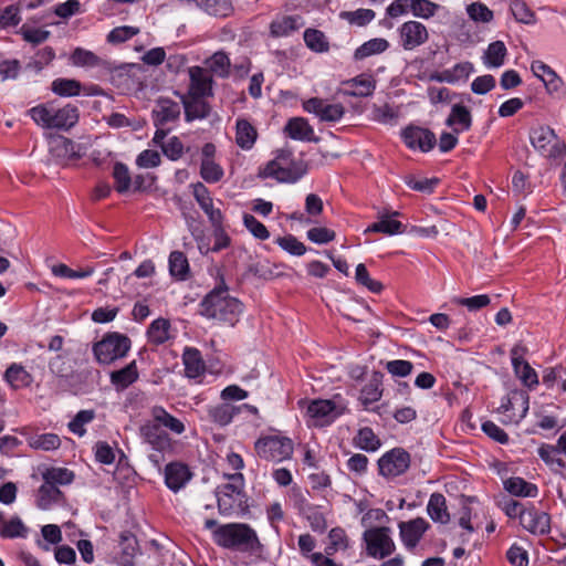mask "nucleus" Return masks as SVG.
<instances>
[{
    "mask_svg": "<svg viewBox=\"0 0 566 566\" xmlns=\"http://www.w3.org/2000/svg\"><path fill=\"white\" fill-rule=\"evenodd\" d=\"M242 313V303L226 286L213 289L200 303L202 316L230 326L239 322Z\"/></svg>",
    "mask_w": 566,
    "mask_h": 566,
    "instance_id": "f257e3e1",
    "label": "nucleus"
},
{
    "mask_svg": "<svg viewBox=\"0 0 566 566\" xmlns=\"http://www.w3.org/2000/svg\"><path fill=\"white\" fill-rule=\"evenodd\" d=\"M28 115L41 128L66 132L77 124L80 111L71 103L60 105L50 101L31 107Z\"/></svg>",
    "mask_w": 566,
    "mask_h": 566,
    "instance_id": "f03ea898",
    "label": "nucleus"
},
{
    "mask_svg": "<svg viewBox=\"0 0 566 566\" xmlns=\"http://www.w3.org/2000/svg\"><path fill=\"white\" fill-rule=\"evenodd\" d=\"M213 542L224 548L237 551H254L259 541L256 534L245 524L231 523L218 526L212 531Z\"/></svg>",
    "mask_w": 566,
    "mask_h": 566,
    "instance_id": "7ed1b4c3",
    "label": "nucleus"
},
{
    "mask_svg": "<svg viewBox=\"0 0 566 566\" xmlns=\"http://www.w3.org/2000/svg\"><path fill=\"white\" fill-rule=\"evenodd\" d=\"M140 437L153 451L148 458L156 468H160L164 454L172 450L169 434L151 418L140 427Z\"/></svg>",
    "mask_w": 566,
    "mask_h": 566,
    "instance_id": "20e7f679",
    "label": "nucleus"
},
{
    "mask_svg": "<svg viewBox=\"0 0 566 566\" xmlns=\"http://www.w3.org/2000/svg\"><path fill=\"white\" fill-rule=\"evenodd\" d=\"M254 449L261 459L282 462L293 454V442L284 436L269 434L260 437L254 443Z\"/></svg>",
    "mask_w": 566,
    "mask_h": 566,
    "instance_id": "39448f33",
    "label": "nucleus"
},
{
    "mask_svg": "<svg viewBox=\"0 0 566 566\" xmlns=\"http://www.w3.org/2000/svg\"><path fill=\"white\" fill-rule=\"evenodd\" d=\"M226 476L230 482L218 488L217 500L219 512L229 515L241 507L244 478L240 472Z\"/></svg>",
    "mask_w": 566,
    "mask_h": 566,
    "instance_id": "423d86ee",
    "label": "nucleus"
},
{
    "mask_svg": "<svg viewBox=\"0 0 566 566\" xmlns=\"http://www.w3.org/2000/svg\"><path fill=\"white\" fill-rule=\"evenodd\" d=\"M130 348L128 337L118 333H108L93 346V353L99 364H111L124 357Z\"/></svg>",
    "mask_w": 566,
    "mask_h": 566,
    "instance_id": "0eeeda50",
    "label": "nucleus"
},
{
    "mask_svg": "<svg viewBox=\"0 0 566 566\" xmlns=\"http://www.w3.org/2000/svg\"><path fill=\"white\" fill-rule=\"evenodd\" d=\"M532 146L544 157L557 158L566 153V145L558 138L555 130L547 125H538L530 133Z\"/></svg>",
    "mask_w": 566,
    "mask_h": 566,
    "instance_id": "6e6552de",
    "label": "nucleus"
},
{
    "mask_svg": "<svg viewBox=\"0 0 566 566\" xmlns=\"http://www.w3.org/2000/svg\"><path fill=\"white\" fill-rule=\"evenodd\" d=\"M297 406L313 426L328 424L342 413V409L329 399H301Z\"/></svg>",
    "mask_w": 566,
    "mask_h": 566,
    "instance_id": "1a4fd4ad",
    "label": "nucleus"
},
{
    "mask_svg": "<svg viewBox=\"0 0 566 566\" xmlns=\"http://www.w3.org/2000/svg\"><path fill=\"white\" fill-rule=\"evenodd\" d=\"M363 539L366 544L367 555L374 558L384 559L396 549V544L391 537V530L386 526L366 530Z\"/></svg>",
    "mask_w": 566,
    "mask_h": 566,
    "instance_id": "9d476101",
    "label": "nucleus"
},
{
    "mask_svg": "<svg viewBox=\"0 0 566 566\" xmlns=\"http://www.w3.org/2000/svg\"><path fill=\"white\" fill-rule=\"evenodd\" d=\"M304 171L295 164L290 154L281 153L273 160L266 164L262 170V176L273 178L280 182H295Z\"/></svg>",
    "mask_w": 566,
    "mask_h": 566,
    "instance_id": "9b49d317",
    "label": "nucleus"
},
{
    "mask_svg": "<svg viewBox=\"0 0 566 566\" xmlns=\"http://www.w3.org/2000/svg\"><path fill=\"white\" fill-rule=\"evenodd\" d=\"M528 396L522 391L511 392L499 407L502 415V422L505 424H517L527 413Z\"/></svg>",
    "mask_w": 566,
    "mask_h": 566,
    "instance_id": "f8f14e48",
    "label": "nucleus"
},
{
    "mask_svg": "<svg viewBox=\"0 0 566 566\" xmlns=\"http://www.w3.org/2000/svg\"><path fill=\"white\" fill-rule=\"evenodd\" d=\"M409 467V453L398 448L386 452L378 460L379 473L387 479H394L403 474Z\"/></svg>",
    "mask_w": 566,
    "mask_h": 566,
    "instance_id": "ddd939ff",
    "label": "nucleus"
},
{
    "mask_svg": "<svg viewBox=\"0 0 566 566\" xmlns=\"http://www.w3.org/2000/svg\"><path fill=\"white\" fill-rule=\"evenodd\" d=\"M530 67L534 76L542 81L548 95L558 98L565 96L566 87L564 81L548 64L534 60Z\"/></svg>",
    "mask_w": 566,
    "mask_h": 566,
    "instance_id": "4468645a",
    "label": "nucleus"
},
{
    "mask_svg": "<svg viewBox=\"0 0 566 566\" xmlns=\"http://www.w3.org/2000/svg\"><path fill=\"white\" fill-rule=\"evenodd\" d=\"M303 108L310 114H314L322 122L336 123L345 114V108L340 103H329L326 99L312 97L303 102Z\"/></svg>",
    "mask_w": 566,
    "mask_h": 566,
    "instance_id": "2eb2a0df",
    "label": "nucleus"
},
{
    "mask_svg": "<svg viewBox=\"0 0 566 566\" xmlns=\"http://www.w3.org/2000/svg\"><path fill=\"white\" fill-rule=\"evenodd\" d=\"M401 137L408 148L423 153L431 150L437 143L432 132L418 126H408L402 130Z\"/></svg>",
    "mask_w": 566,
    "mask_h": 566,
    "instance_id": "dca6fc26",
    "label": "nucleus"
},
{
    "mask_svg": "<svg viewBox=\"0 0 566 566\" xmlns=\"http://www.w3.org/2000/svg\"><path fill=\"white\" fill-rule=\"evenodd\" d=\"M521 526L533 535H546L551 531V516L534 506L526 507L521 516Z\"/></svg>",
    "mask_w": 566,
    "mask_h": 566,
    "instance_id": "f3484780",
    "label": "nucleus"
},
{
    "mask_svg": "<svg viewBox=\"0 0 566 566\" xmlns=\"http://www.w3.org/2000/svg\"><path fill=\"white\" fill-rule=\"evenodd\" d=\"M400 42L405 50H413L428 40L427 28L418 21L405 22L399 28Z\"/></svg>",
    "mask_w": 566,
    "mask_h": 566,
    "instance_id": "a211bd4d",
    "label": "nucleus"
},
{
    "mask_svg": "<svg viewBox=\"0 0 566 566\" xmlns=\"http://www.w3.org/2000/svg\"><path fill=\"white\" fill-rule=\"evenodd\" d=\"M429 526V523L422 517L400 522L398 527L401 542L406 547L415 548Z\"/></svg>",
    "mask_w": 566,
    "mask_h": 566,
    "instance_id": "6ab92c4d",
    "label": "nucleus"
},
{
    "mask_svg": "<svg viewBox=\"0 0 566 566\" xmlns=\"http://www.w3.org/2000/svg\"><path fill=\"white\" fill-rule=\"evenodd\" d=\"M190 85L187 95L206 97L212 94V77L207 69L192 66L189 69Z\"/></svg>",
    "mask_w": 566,
    "mask_h": 566,
    "instance_id": "aec40b11",
    "label": "nucleus"
},
{
    "mask_svg": "<svg viewBox=\"0 0 566 566\" xmlns=\"http://www.w3.org/2000/svg\"><path fill=\"white\" fill-rule=\"evenodd\" d=\"M192 193L200 208L206 212L213 227L222 224L223 216L219 208L213 207V200L209 190L201 184L192 185Z\"/></svg>",
    "mask_w": 566,
    "mask_h": 566,
    "instance_id": "412c9836",
    "label": "nucleus"
},
{
    "mask_svg": "<svg viewBox=\"0 0 566 566\" xmlns=\"http://www.w3.org/2000/svg\"><path fill=\"white\" fill-rule=\"evenodd\" d=\"M180 106L177 102L169 98H160L157 101L153 117L156 127L168 126L178 120L180 116Z\"/></svg>",
    "mask_w": 566,
    "mask_h": 566,
    "instance_id": "4be33fe9",
    "label": "nucleus"
},
{
    "mask_svg": "<svg viewBox=\"0 0 566 566\" xmlns=\"http://www.w3.org/2000/svg\"><path fill=\"white\" fill-rule=\"evenodd\" d=\"M538 457L556 474L566 478V454L553 444L542 443L537 449Z\"/></svg>",
    "mask_w": 566,
    "mask_h": 566,
    "instance_id": "5701e85b",
    "label": "nucleus"
},
{
    "mask_svg": "<svg viewBox=\"0 0 566 566\" xmlns=\"http://www.w3.org/2000/svg\"><path fill=\"white\" fill-rule=\"evenodd\" d=\"M191 472L185 463L171 462L165 468V483L172 492H178L191 480Z\"/></svg>",
    "mask_w": 566,
    "mask_h": 566,
    "instance_id": "b1692460",
    "label": "nucleus"
},
{
    "mask_svg": "<svg viewBox=\"0 0 566 566\" xmlns=\"http://www.w3.org/2000/svg\"><path fill=\"white\" fill-rule=\"evenodd\" d=\"M507 54L509 52L505 43L497 40L488 45L481 56V60L483 65L489 70L500 69L505 64Z\"/></svg>",
    "mask_w": 566,
    "mask_h": 566,
    "instance_id": "393cba45",
    "label": "nucleus"
},
{
    "mask_svg": "<svg viewBox=\"0 0 566 566\" xmlns=\"http://www.w3.org/2000/svg\"><path fill=\"white\" fill-rule=\"evenodd\" d=\"M376 88V80L368 74H360L345 83V92L350 96H370Z\"/></svg>",
    "mask_w": 566,
    "mask_h": 566,
    "instance_id": "a878e982",
    "label": "nucleus"
},
{
    "mask_svg": "<svg viewBox=\"0 0 566 566\" xmlns=\"http://www.w3.org/2000/svg\"><path fill=\"white\" fill-rule=\"evenodd\" d=\"M205 97L182 95L181 101L185 108V118L187 122L203 119L209 115L210 106L203 99Z\"/></svg>",
    "mask_w": 566,
    "mask_h": 566,
    "instance_id": "bb28decb",
    "label": "nucleus"
},
{
    "mask_svg": "<svg viewBox=\"0 0 566 566\" xmlns=\"http://www.w3.org/2000/svg\"><path fill=\"white\" fill-rule=\"evenodd\" d=\"M240 411L241 407L227 402L207 407L209 420L220 427L228 426Z\"/></svg>",
    "mask_w": 566,
    "mask_h": 566,
    "instance_id": "cd10ccee",
    "label": "nucleus"
},
{
    "mask_svg": "<svg viewBox=\"0 0 566 566\" xmlns=\"http://www.w3.org/2000/svg\"><path fill=\"white\" fill-rule=\"evenodd\" d=\"M398 214L399 213L397 211L392 213H380L378 217V221L370 224L366 229V232H380L387 235L402 233V223L395 219Z\"/></svg>",
    "mask_w": 566,
    "mask_h": 566,
    "instance_id": "c85d7f7f",
    "label": "nucleus"
},
{
    "mask_svg": "<svg viewBox=\"0 0 566 566\" xmlns=\"http://www.w3.org/2000/svg\"><path fill=\"white\" fill-rule=\"evenodd\" d=\"M182 360L185 365V373L188 378L198 379L203 375L206 365L198 349L192 347L185 348Z\"/></svg>",
    "mask_w": 566,
    "mask_h": 566,
    "instance_id": "c756f323",
    "label": "nucleus"
},
{
    "mask_svg": "<svg viewBox=\"0 0 566 566\" xmlns=\"http://www.w3.org/2000/svg\"><path fill=\"white\" fill-rule=\"evenodd\" d=\"M511 358L515 374L525 386L532 387L538 384L536 371L522 358L517 348L511 350Z\"/></svg>",
    "mask_w": 566,
    "mask_h": 566,
    "instance_id": "7c9ffc66",
    "label": "nucleus"
},
{
    "mask_svg": "<svg viewBox=\"0 0 566 566\" xmlns=\"http://www.w3.org/2000/svg\"><path fill=\"white\" fill-rule=\"evenodd\" d=\"M285 132L295 140L312 142L315 139L313 127L303 117L291 118L285 126Z\"/></svg>",
    "mask_w": 566,
    "mask_h": 566,
    "instance_id": "2f4dec72",
    "label": "nucleus"
},
{
    "mask_svg": "<svg viewBox=\"0 0 566 566\" xmlns=\"http://www.w3.org/2000/svg\"><path fill=\"white\" fill-rule=\"evenodd\" d=\"M258 137L256 129L245 118H238L235 124V143L237 145L249 150L253 147Z\"/></svg>",
    "mask_w": 566,
    "mask_h": 566,
    "instance_id": "473e14b6",
    "label": "nucleus"
},
{
    "mask_svg": "<svg viewBox=\"0 0 566 566\" xmlns=\"http://www.w3.org/2000/svg\"><path fill=\"white\" fill-rule=\"evenodd\" d=\"M427 513L433 522L447 524L450 521L447 501L441 493H432L430 495L427 504Z\"/></svg>",
    "mask_w": 566,
    "mask_h": 566,
    "instance_id": "72a5a7b5",
    "label": "nucleus"
},
{
    "mask_svg": "<svg viewBox=\"0 0 566 566\" xmlns=\"http://www.w3.org/2000/svg\"><path fill=\"white\" fill-rule=\"evenodd\" d=\"M4 380L12 388L20 389L30 386L33 378L22 365L13 363L7 368Z\"/></svg>",
    "mask_w": 566,
    "mask_h": 566,
    "instance_id": "f704fd0d",
    "label": "nucleus"
},
{
    "mask_svg": "<svg viewBox=\"0 0 566 566\" xmlns=\"http://www.w3.org/2000/svg\"><path fill=\"white\" fill-rule=\"evenodd\" d=\"M304 25L298 15L282 17L274 20L271 25V34L274 36H287Z\"/></svg>",
    "mask_w": 566,
    "mask_h": 566,
    "instance_id": "c9c22d12",
    "label": "nucleus"
},
{
    "mask_svg": "<svg viewBox=\"0 0 566 566\" xmlns=\"http://www.w3.org/2000/svg\"><path fill=\"white\" fill-rule=\"evenodd\" d=\"M138 378L136 361L129 363L119 370L111 373V382L116 390H124L134 384Z\"/></svg>",
    "mask_w": 566,
    "mask_h": 566,
    "instance_id": "e433bc0d",
    "label": "nucleus"
},
{
    "mask_svg": "<svg viewBox=\"0 0 566 566\" xmlns=\"http://www.w3.org/2000/svg\"><path fill=\"white\" fill-rule=\"evenodd\" d=\"M151 418L160 426V428L165 427L176 434L185 432L186 427L184 422L167 412L163 407H154L151 409Z\"/></svg>",
    "mask_w": 566,
    "mask_h": 566,
    "instance_id": "4c0bfd02",
    "label": "nucleus"
},
{
    "mask_svg": "<svg viewBox=\"0 0 566 566\" xmlns=\"http://www.w3.org/2000/svg\"><path fill=\"white\" fill-rule=\"evenodd\" d=\"M504 489L514 496L535 497L538 489L535 484L520 476H513L504 481Z\"/></svg>",
    "mask_w": 566,
    "mask_h": 566,
    "instance_id": "58836bf2",
    "label": "nucleus"
},
{
    "mask_svg": "<svg viewBox=\"0 0 566 566\" xmlns=\"http://www.w3.org/2000/svg\"><path fill=\"white\" fill-rule=\"evenodd\" d=\"M62 499V492L57 486L44 482L38 490L36 504L41 510H49Z\"/></svg>",
    "mask_w": 566,
    "mask_h": 566,
    "instance_id": "ea45409f",
    "label": "nucleus"
},
{
    "mask_svg": "<svg viewBox=\"0 0 566 566\" xmlns=\"http://www.w3.org/2000/svg\"><path fill=\"white\" fill-rule=\"evenodd\" d=\"M149 342L154 344H164L172 337L171 325L166 318L155 319L147 331Z\"/></svg>",
    "mask_w": 566,
    "mask_h": 566,
    "instance_id": "a19ab883",
    "label": "nucleus"
},
{
    "mask_svg": "<svg viewBox=\"0 0 566 566\" xmlns=\"http://www.w3.org/2000/svg\"><path fill=\"white\" fill-rule=\"evenodd\" d=\"M474 67L470 62L458 63L451 69L444 70L441 72L439 80L441 82L455 84L459 82L465 81L471 73H473Z\"/></svg>",
    "mask_w": 566,
    "mask_h": 566,
    "instance_id": "79ce46f5",
    "label": "nucleus"
},
{
    "mask_svg": "<svg viewBox=\"0 0 566 566\" xmlns=\"http://www.w3.org/2000/svg\"><path fill=\"white\" fill-rule=\"evenodd\" d=\"M28 528L21 518L14 516L10 520H4V515L0 513V536L3 538L25 537Z\"/></svg>",
    "mask_w": 566,
    "mask_h": 566,
    "instance_id": "37998d69",
    "label": "nucleus"
},
{
    "mask_svg": "<svg viewBox=\"0 0 566 566\" xmlns=\"http://www.w3.org/2000/svg\"><path fill=\"white\" fill-rule=\"evenodd\" d=\"M75 474L73 471L66 468H46L42 472V479L44 482H49L54 486L69 485L74 481Z\"/></svg>",
    "mask_w": 566,
    "mask_h": 566,
    "instance_id": "c03bdc74",
    "label": "nucleus"
},
{
    "mask_svg": "<svg viewBox=\"0 0 566 566\" xmlns=\"http://www.w3.org/2000/svg\"><path fill=\"white\" fill-rule=\"evenodd\" d=\"M447 125L455 126V133L468 130L471 127V114L469 109L459 104L453 105L447 119Z\"/></svg>",
    "mask_w": 566,
    "mask_h": 566,
    "instance_id": "a18cd8bd",
    "label": "nucleus"
},
{
    "mask_svg": "<svg viewBox=\"0 0 566 566\" xmlns=\"http://www.w3.org/2000/svg\"><path fill=\"white\" fill-rule=\"evenodd\" d=\"M28 444L34 450L54 451L60 448L61 439L55 433H42L29 437Z\"/></svg>",
    "mask_w": 566,
    "mask_h": 566,
    "instance_id": "49530a36",
    "label": "nucleus"
},
{
    "mask_svg": "<svg viewBox=\"0 0 566 566\" xmlns=\"http://www.w3.org/2000/svg\"><path fill=\"white\" fill-rule=\"evenodd\" d=\"M354 443L357 448L365 450L367 452H374L380 448V440L374 433V431L368 428H361L356 437L354 438Z\"/></svg>",
    "mask_w": 566,
    "mask_h": 566,
    "instance_id": "de8ad7c7",
    "label": "nucleus"
},
{
    "mask_svg": "<svg viewBox=\"0 0 566 566\" xmlns=\"http://www.w3.org/2000/svg\"><path fill=\"white\" fill-rule=\"evenodd\" d=\"M197 4L214 17H228L233 10L230 0H197Z\"/></svg>",
    "mask_w": 566,
    "mask_h": 566,
    "instance_id": "09e8293b",
    "label": "nucleus"
},
{
    "mask_svg": "<svg viewBox=\"0 0 566 566\" xmlns=\"http://www.w3.org/2000/svg\"><path fill=\"white\" fill-rule=\"evenodd\" d=\"M349 546V539L346 532L340 527L332 528L328 533V545L325 548L327 555H334L339 551H346Z\"/></svg>",
    "mask_w": 566,
    "mask_h": 566,
    "instance_id": "8fccbe9b",
    "label": "nucleus"
},
{
    "mask_svg": "<svg viewBox=\"0 0 566 566\" xmlns=\"http://www.w3.org/2000/svg\"><path fill=\"white\" fill-rule=\"evenodd\" d=\"M169 272L178 280H186L189 272V263L180 251H174L169 255Z\"/></svg>",
    "mask_w": 566,
    "mask_h": 566,
    "instance_id": "3c124183",
    "label": "nucleus"
},
{
    "mask_svg": "<svg viewBox=\"0 0 566 566\" xmlns=\"http://www.w3.org/2000/svg\"><path fill=\"white\" fill-rule=\"evenodd\" d=\"M388 46H389L388 41L382 38L371 39V40L365 42L364 44H361L355 51V59L363 60L370 55L382 53L388 49Z\"/></svg>",
    "mask_w": 566,
    "mask_h": 566,
    "instance_id": "603ef678",
    "label": "nucleus"
},
{
    "mask_svg": "<svg viewBox=\"0 0 566 566\" xmlns=\"http://www.w3.org/2000/svg\"><path fill=\"white\" fill-rule=\"evenodd\" d=\"M113 178L115 180V189L119 193H125L130 190L133 179L128 167L123 163H116L113 168Z\"/></svg>",
    "mask_w": 566,
    "mask_h": 566,
    "instance_id": "864d4df0",
    "label": "nucleus"
},
{
    "mask_svg": "<svg viewBox=\"0 0 566 566\" xmlns=\"http://www.w3.org/2000/svg\"><path fill=\"white\" fill-rule=\"evenodd\" d=\"M51 90L60 96H77L81 93V83L72 78H56L52 82Z\"/></svg>",
    "mask_w": 566,
    "mask_h": 566,
    "instance_id": "5fc2aeb1",
    "label": "nucleus"
},
{
    "mask_svg": "<svg viewBox=\"0 0 566 566\" xmlns=\"http://www.w3.org/2000/svg\"><path fill=\"white\" fill-rule=\"evenodd\" d=\"M381 398L380 381L377 377L371 378L361 389L359 400L367 409L371 403Z\"/></svg>",
    "mask_w": 566,
    "mask_h": 566,
    "instance_id": "6e6d98bb",
    "label": "nucleus"
},
{
    "mask_svg": "<svg viewBox=\"0 0 566 566\" xmlns=\"http://www.w3.org/2000/svg\"><path fill=\"white\" fill-rule=\"evenodd\" d=\"M51 153L53 156L62 159L72 158L75 156V144L63 136H59L51 142Z\"/></svg>",
    "mask_w": 566,
    "mask_h": 566,
    "instance_id": "4d7b16f0",
    "label": "nucleus"
},
{
    "mask_svg": "<svg viewBox=\"0 0 566 566\" xmlns=\"http://www.w3.org/2000/svg\"><path fill=\"white\" fill-rule=\"evenodd\" d=\"M510 10L516 21L524 24H534L536 22L535 13L523 0H511Z\"/></svg>",
    "mask_w": 566,
    "mask_h": 566,
    "instance_id": "13d9d810",
    "label": "nucleus"
},
{
    "mask_svg": "<svg viewBox=\"0 0 566 566\" xmlns=\"http://www.w3.org/2000/svg\"><path fill=\"white\" fill-rule=\"evenodd\" d=\"M223 175L222 167L214 160H201L200 176L205 181L216 184L223 178Z\"/></svg>",
    "mask_w": 566,
    "mask_h": 566,
    "instance_id": "bf43d9fd",
    "label": "nucleus"
},
{
    "mask_svg": "<svg viewBox=\"0 0 566 566\" xmlns=\"http://www.w3.org/2000/svg\"><path fill=\"white\" fill-rule=\"evenodd\" d=\"M208 71L219 75L226 76L229 73L230 60L223 52H216L211 57L206 60Z\"/></svg>",
    "mask_w": 566,
    "mask_h": 566,
    "instance_id": "052dcab7",
    "label": "nucleus"
},
{
    "mask_svg": "<svg viewBox=\"0 0 566 566\" xmlns=\"http://www.w3.org/2000/svg\"><path fill=\"white\" fill-rule=\"evenodd\" d=\"M304 41L312 51L321 53L328 50V42L326 36L318 30L307 29L304 32Z\"/></svg>",
    "mask_w": 566,
    "mask_h": 566,
    "instance_id": "680f3d73",
    "label": "nucleus"
},
{
    "mask_svg": "<svg viewBox=\"0 0 566 566\" xmlns=\"http://www.w3.org/2000/svg\"><path fill=\"white\" fill-rule=\"evenodd\" d=\"M469 18L475 23H489L493 20V12L482 2H473L467 7Z\"/></svg>",
    "mask_w": 566,
    "mask_h": 566,
    "instance_id": "e2e57ef3",
    "label": "nucleus"
},
{
    "mask_svg": "<svg viewBox=\"0 0 566 566\" xmlns=\"http://www.w3.org/2000/svg\"><path fill=\"white\" fill-rule=\"evenodd\" d=\"M95 417L93 410H81L76 416L69 422V429L74 434L83 437L86 432L85 426L90 423Z\"/></svg>",
    "mask_w": 566,
    "mask_h": 566,
    "instance_id": "0e129e2a",
    "label": "nucleus"
},
{
    "mask_svg": "<svg viewBox=\"0 0 566 566\" xmlns=\"http://www.w3.org/2000/svg\"><path fill=\"white\" fill-rule=\"evenodd\" d=\"M355 279L357 283L367 287L373 293H380L384 289L382 284L370 277L365 264L359 263L356 266Z\"/></svg>",
    "mask_w": 566,
    "mask_h": 566,
    "instance_id": "69168bd1",
    "label": "nucleus"
},
{
    "mask_svg": "<svg viewBox=\"0 0 566 566\" xmlns=\"http://www.w3.org/2000/svg\"><path fill=\"white\" fill-rule=\"evenodd\" d=\"M243 224L255 239L266 240L270 238V232L266 229V227L262 222H260L254 216L250 213H244Z\"/></svg>",
    "mask_w": 566,
    "mask_h": 566,
    "instance_id": "338daca9",
    "label": "nucleus"
},
{
    "mask_svg": "<svg viewBox=\"0 0 566 566\" xmlns=\"http://www.w3.org/2000/svg\"><path fill=\"white\" fill-rule=\"evenodd\" d=\"M439 10V4L430 0H411V12L415 17L429 19Z\"/></svg>",
    "mask_w": 566,
    "mask_h": 566,
    "instance_id": "774afa93",
    "label": "nucleus"
}]
</instances>
